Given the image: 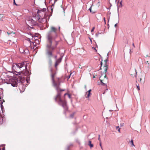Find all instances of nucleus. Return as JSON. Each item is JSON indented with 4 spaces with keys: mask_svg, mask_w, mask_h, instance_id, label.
<instances>
[{
    "mask_svg": "<svg viewBox=\"0 0 150 150\" xmlns=\"http://www.w3.org/2000/svg\"><path fill=\"white\" fill-rule=\"evenodd\" d=\"M55 38H47L45 48V54L48 59L53 57V52L58 45L59 41H56Z\"/></svg>",
    "mask_w": 150,
    "mask_h": 150,
    "instance_id": "nucleus-1",
    "label": "nucleus"
},
{
    "mask_svg": "<svg viewBox=\"0 0 150 150\" xmlns=\"http://www.w3.org/2000/svg\"><path fill=\"white\" fill-rule=\"evenodd\" d=\"M48 70L50 73V76L52 82L55 81V77L57 74V70L53 69L52 67V61L51 59H48Z\"/></svg>",
    "mask_w": 150,
    "mask_h": 150,
    "instance_id": "nucleus-2",
    "label": "nucleus"
},
{
    "mask_svg": "<svg viewBox=\"0 0 150 150\" xmlns=\"http://www.w3.org/2000/svg\"><path fill=\"white\" fill-rule=\"evenodd\" d=\"M57 92L56 95L54 96V99L55 102L58 103V105L67 102V101L65 100H63L62 98L61 95L62 92L64 91L65 89H59L56 90Z\"/></svg>",
    "mask_w": 150,
    "mask_h": 150,
    "instance_id": "nucleus-3",
    "label": "nucleus"
},
{
    "mask_svg": "<svg viewBox=\"0 0 150 150\" xmlns=\"http://www.w3.org/2000/svg\"><path fill=\"white\" fill-rule=\"evenodd\" d=\"M20 66H21V68L24 66H25V68L23 69V70H21V71L18 72L17 71H15L14 68V67H14V65H12V69L13 74H15L16 76L21 75L22 74H23V75H26L25 74H26L27 72H23V71L27 69L28 67V63L26 61H24L21 62V63H20Z\"/></svg>",
    "mask_w": 150,
    "mask_h": 150,
    "instance_id": "nucleus-4",
    "label": "nucleus"
},
{
    "mask_svg": "<svg viewBox=\"0 0 150 150\" xmlns=\"http://www.w3.org/2000/svg\"><path fill=\"white\" fill-rule=\"evenodd\" d=\"M58 37V29L54 27H51L50 30L48 33L47 38H56Z\"/></svg>",
    "mask_w": 150,
    "mask_h": 150,
    "instance_id": "nucleus-5",
    "label": "nucleus"
},
{
    "mask_svg": "<svg viewBox=\"0 0 150 150\" xmlns=\"http://www.w3.org/2000/svg\"><path fill=\"white\" fill-rule=\"evenodd\" d=\"M18 81L17 77L13 78L11 76V78L9 79V81L7 82L6 83L7 84H11L12 86L15 87L18 86Z\"/></svg>",
    "mask_w": 150,
    "mask_h": 150,
    "instance_id": "nucleus-6",
    "label": "nucleus"
},
{
    "mask_svg": "<svg viewBox=\"0 0 150 150\" xmlns=\"http://www.w3.org/2000/svg\"><path fill=\"white\" fill-rule=\"evenodd\" d=\"M39 15V18L38 21L39 22L41 23H43L47 22V18L48 17V19H49L50 16L47 15L46 16V14H45L43 18H42Z\"/></svg>",
    "mask_w": 150,
    "mask_h": 150,
    "instance_id": "nucleus-7",
    "label": "nucleus"
},
{
    "mask_svg": "<svg viewBox=\"0 0 150 150\" xmlns=\"http://www.w3.org/2000/svg\"><path fill=\"white\" fill-rule=\"evenodd\" d=\"M60 106H62L64 109V110L63 112L64 114L66 116V112L68 110V106L67 105V102H65L64 103L59 104Z\"/></svg>",
    "mask_w": 150,
    "mask_h": 150,
    "instance_id": "nucleus-8",
    "label": "nucleus"
},
{
    "mask_svg": "<svg viewBox=\"0 0 150 150\" xmlns=\"http://www.w3.org/2000/svg\"><path fill=\"white\" fill-rule=\"evenodd\" d=\"M61 81L56 82L55 81L52 82L53 86L55 88L56 90L61 89L60 88Z\"/></svg>",
    "mask_w": 150,
    "mask_h": 150,
    "instance_id": "nucleus-9",
    "label": "nucleus"
},
{
    "mask_svg": "<svg viewBox=\"0 0 150 150\" xmlns=\"http://www.w3.org/2000/svg\"><path fill=\"white\" fill-rule=\"evenodd\" d=\"M62 56H61L59 58L57 59L56 60L54 66L56 70L57 69V66L62 61Z\"/></svg>",
    "mask_w": 150,
    "mask_h": 150,
    "instance_id": "nucleus-10",
    "label": "nucleus"
},
{
    "mask_svg": "<svg viewBox=\"0 0 150 150\" xmlns=\"http://www.w3.org/2000/svg\"><path fill=\"white\" fill-rule=\"evenodd\" d=\"M104 79H105L104 80L100 79V83L101 84L104 86H107V84L106 83H104L103 81H104L105 83L108 82V79L106 76V74H105V75L104 76Z\"/></svg>",
    "mask_w": 150,
    "mask_h": 150,
    "instance_id": "nucleus-11",
    "label": "nucleus"
},
{
    "mask_svg": "<svg viewBox=\"0 0 150 150\" xmlns=\"http://www.w3.org/2000/svg\"><path fill=\"white\" fill-rule=\"evenodd\" d=\"M104 79H105L104 80L100 79V83L101 84L104 86H107V84L106 83H104L103 81H104L105 83L108 82V79L106 76V74H105V75L104 76Z\"/></svg>",
    "mask_w": 150,
    "mask_h": 150,
    "instance_id": "nucleus-12",
    "label": "nucleus"
},
{
    "mask_svg": "<svg viewBox=\"0 0 150 150\" xmlns=\"http://www.w3.org/2000/svg\"><path fill=\"white\" fill-rule=\"evenodd\" d=\"M40 40L38 39H36L35 38H32V40L33 41H35L34 42V43H35V44H34V46H36L37 45H39L40 44V39L41 38H39Z\"/></svg>",
    "mask_w": 150,
    "mask_h": 150,
    "instance_id": "nucleus-13",
    "label": "nucleus"
},
{
    "mask_svg": "<svg viewBox=\"0 0 150 150\" xmlns=\"http://www.w3.org/2000/svg\"><path fill=\"white\" fill-rule=\"evenodd\" d=\"M27 23L31 26L35 25L36 24L35 21L32 18H30L28 21Z\"/></svg>",
    "mask_w": 150,
    "mask_h": 150,
    "instance_id": "nucleus-14",
    "label": "nucleus"
},
{
    "mask_svg": "<svg viewBox=\"0 0 150 150\" xmlns=\"http://www.w3.org/2000/svg\"><path fill=\"white\" fill-rule=\"evenodd\" d=\"M30 34L31 35V36L33 38L36 37H39V38H41V37L40 36V35L38 33H35L34 35H33L32 34L30 33Z\"/></svg>",
    "mask_w": 150,
    "mask_h": 150,
    "instance_id": "nucleus-15",
    "label": "nucleus"
},
{
    "mask_svg": "<svg viewBox=\"0 0 150 150\" xmlns=\"http://www.w3.org/2000/svg\"><path fill=\"white\" fill-rule=\"evenodd\" d=\"M91 91L92 90L91 89H90L86 93V94H87V96L86 97V98H89V97L91 96L92 94V93H91Z\"/></svg>",
    "mask_w": 150,
    "mask_h": 150,
    "instance_id": "nucleus-16",
    "label": "nucleus"
},
{
    "mask_svg": "<svg viewBox=\"0 0 150 150\" xmlns=\"http://www.w3.org/2000/svg\"><path fill=\"white\" fill-rule=\"evenodd\" d=\"M31 73H30L28 71V70H27V72L26 73V74L25 76H26L27 74L28 75V78L27 79H26V80L27 81V82L28 83H29V81H30V80H29V78H30V74Z\"/></svg>",
    "mask_w": 150,
    "mask_h": 150,
    "instance_id": "nucleus-17",
    "label": "nucleus"
},
{
    "mask_svg": "<svg viewBox=\"0 0 150 150\" xmlns=\"http://www.w3.org/2000/svg\"><path fill=\"white\" fill-rule=\"evenodd\" d=\"M46 10V8H43L41 10H38L37 11V13L39 14L40 13H41L42 12H43V13L44 14V15L45 14V11Z\"/></svg>",
    "mask_w": 150,
    "mask_h": 150,
    "instance_id": "nucleus-18",
    "label": "nucleus"
},
{
    "mask_svg": "<svg viewBox=\"0 0 150 150\" xmlns=\"http://www.w3.org/2000/svg\"><path fill=\"white\" fill-rule=\"evenodd\" d=\"M108 67V65L107 63H105V64L103 68L104 69V72L105 74L106 72L107 71V70Z\"/></svg>",
    "mask_w": 150,
    "mask_h": 150,
    "instance_id": "nucleus-19",
    "label": "nucleus"
},
{
    "mask_svg": "<svg viewBox=\"0 0 150 150\" xmlns=\"http://www.w3.org/2000/svg\"><path fill=\"white\" fill-rule=\"evenodd\" d=\"M73 146V144H70L65 149V150H71L70 149V148Z\"/></svg>",
    "mask_w": 150,
    "mask_h": 150,
    "instance_id": "nucleus-20",
    "label": "nucleus"
},
{
    "mask_svg": "<svg viewBox=\"0 0 150 150\" xmlns=\"http://www.w3.org/2000/svg\"><path fill=\"white\" fill-rule=\"evenodd\" d=\"M88 145L91 148L93 147V144L91 143V141L90 140L88 141Z\"/></svg>",
    "mask_w": 150,
    "mask_h": 150,
    "instance_id": "nucleus-21",
    "label": "nucleus"
},
{
    "mask_svg": "<svg viewBox=\"0 0 150 150\" xmlns=\"http://www.w3.org/2000/svg\"><path fill=\"white\" fill-rule=\"evenodd\" d=\"M76 112H73L69 116L70 118H73L74 117V115L76 114Z\"/></svg>",
    "mask_w": 150,
    "mask_h": 150,
    "instance_id": "nucleus-22",
    "label": "nucleus"
},
{
    "mask_svg": "<svg viewBox=\"0 0 150 150\" xmlns=\"http://www.w3.org/2000/svg\"><path fill=\"white\" fill-rule=\"evenodd\" d=\"M100 56L101 58V61L100 62V69L99 70H101L102 69L101 67H102V66L103 65L102 61H103V59L102 57V56L100 55Z\"/></svg>",
    "mask_w": 150,
    "mask_h": 150,
    "instance_id": "nucleus-23",
    "label": "nucleus"
},
{
    "mask_svg": "<svg viewBox=\"0 0 150 150\" xmlns=\"http://www.w3.org/2000/svg\"><path fill=\"white\" fill-rule=\"evenodd\" d=\"M15 64H16V66L18 68H19L20 70H21V66H20V63H16Z\"/></svg>",
    "mask_w": 150,
    "mask_h": 150,
    "instance_id": "nucleus-24",
    "label": "nucleus"
},
{
    "mask_svg": "<svg viewBox=\"0 0 150 150\" xmlns=\"http://www.w3.org/2000/svg\"><path fill=\"white\" fill-rule=\"evenodd\" d=\"M27 38V39H25V40H28V41H29L30 42L31 45V43H32L33 44V45H34V42L31 41L30 40V38Z\"/></svg>",
    "mask_w": 150,
    "mask_h": 150,
    "instance_id": "nucleus-25",
    "label": "nucleus"
},
{
    "mask_svg": "<svg viewBox=\"0 0 150 150\" xmlns=\"http://www.w3.org/2000/svg\"><path fill=\"white\" fill-rule=\"evenodd\" d=\"M3 96L2 97V96L0 95V105H3V101H1V99L3 98Z\"/></svg>",
    "mask_w": 150,
    "mask_h": 150,
    "instance_id": "nucleus-26",
    "label": "nucleus"
},
{
    "mask_svg": "<svg viewBox=\"0 0 150 150\" xmlns=\"http://www.w3.org/2000/svg\"><path fill=\"white\" fill-rule=\"evenodd\" d=\"M130 142L131 143V145L132 146H135V145L134 144V141L132 139L130 141Z\"/></svg>",
    "mask_w": 150,
    "mask_h": 150,
    "instance_id": "nucleus-27",
    "label": "nucleus"
},
{
    "mask_svg": "<svg viewBox=\"0 0 150 150\" xmlns=\"http://www.w3.org/2000/svg\"><path fill=\"white\" fill-rule=\"evenodd\" d=\"M135 75L133 76L132 74H131V76H132V77H134V76H135V77H137V71L136 70V69H135Z\"/></svg>",
    "mask_w": 150,
    "mask_h": 150,
    "instance_id": "nucleus-28",
    "label": "nucleus"
},
{
    "mask_svg": "<svg viewBox=\"0 0 150 150\" xmlns=\"http://www.w3.org/2000/svg\"><path fill=\"white\" fill-rule=\"evenodd\" d=\"M145 75L144 74H142L141 76H140V78H145Z\"/></svg>",
    "mask_w": 150,
    "mask_h": 150,
    "instance_id": "nucleus-29",
    "label": "nucleus"
},
{
    "mask_svg": "<svg viewBox=\"0 0 150 150\" xmlns=\"http://www.w3.org/2000/svg\"><path fill=\"white\" fill-rule=\"evenodd\" d=\"M1 94L2 95V96H3V89H1V90H0V95H1Z\"/></svg>",
    "mask_w": 150,
    "mask_h": 150,
    "instance_id": "nucleus-30",
    "label": "nucleus"
},
{
    "mask_svg": "<svg viewBox=\"0 0 150 150\" xmlns=\"http://www.w3.org/2000/svg\"><path fill=\"white\" fill-rule=\"evenodd\" d=\"M136 85L137 87V90H138V91H139V90H140V87L139 86V84L137 85V84H136Z\"/></svg>",
    "mask_w": 150,
    "mask_h": 150,
    "instance_id": "nucleus-31",
    "label": "nucleus"
},
{
    "mask_svg": "<svg viewBox=\"0 0 150 150\" xmlns=\"http://www.w3.org/2000/svg\"><path fill=\"white\" fill-rule=\"evenodd\" d=\"M102 34V33H97L96 34V37H98V35L99 34Z\"/></svg>",
    "mask_w": 150,
    "mask_h": 150,
    "instance_id": "nucleus-32",
    "label": "nucleus"
},
{
    "mask_svg": "<svg viewBox=\"0 0 150 150\" xmlns=\"http://www.w3.org/2000/svg\"><path fill=\"white\" fill-rule=\"evenodd\" d=\"M118 131L119 132H120V128L119 126H117L116 127Z\"/></svg>",
    "mask_w": 150,
    "mask_h": 150,
    "instance_id": "nucleus-33",
    "label": "nucleus"
},
{
    "mask_svg": "<svg viewBox=\"0 0 150 150\" xmlns=\"http://www.w3.org/2000/svg\"><path fill=\"white\" fill-rule=\"evenodd\" d=\"M122 1L121 0L120 2V5H119V7H121L122 6Z\"/></svg>",
    "mask_w": 150,
    "mask_h": 150,
    "instance_id": "nucleus-34",
    "label": "nucleus"
},
{
    "mask_svg": "<svg viewBox=\"0 0 150 150\" xmlns=\"http://www.w3.org/2000/svg\"><path fill=\"white\" fill-rule=\"evenodd\" d=\"M57 80L56 81V82L61 81V79L59 78H57Z\"/></svg>",
    "mask_w": 150,
    "mask_h": 150,
    "instance_id": "nucleus-35",
    "label": "nucleus"
},
{
    "mask_svg": "<svg viewBox=\"0 0 150 150\" xmlns=\"http://www.w3.org/2000/svg\"><path fill=\"white\" fill-rule=\"evenodd\" d=\"M1 111H2V113H4V112H5V110H4V108H1Z\"/></svg>",
    "mask_w": 150,
    "mask_h": 150,
    "instance_id": "nucleus-36",
    "label": "nucleus"
},
{
    "mask_svg": "<svg viewBox=\"0 0 150 150\" xmlns=\"http://www.w3.org/2000/svg\"><path fill=\"white\" fill-rule=\"evenodd\" d=\"M108 58H107L105 60H104V61L105 62V63H107V62H108Z\"/></svg>",
    "mask_w": 150,
    "mask_h": 150,
    "instance_id": "nucleus-37",
    "label": "nucleus"
},
{
    "mask_svg": "<svg viewBox=\"0 0 150 150\" xmlns=\"http://www.w3.org/2000/svg\"><path fill=\"white\" fill-rule=\"evenodd\" d=\"M23 51H24V52H25V53L26 52H27V53H29V51L27 49L25 50H23Z\"/></svg>",
    "mask_w": 150,
    "mask_h": 150,
    "instance_id": "nucleus-38",
    "label": "nucleus"
},
{
    "mask_svg": "<svg viewBox=\"0 0 150 150\" xmlns=\"http://www.w3.org/2000/svg\"><path fill=\"white\" fill-rule=\"evenodd\" d=\"M67 95L68 96V97L69 98H71V95L70 94L68 93Z\"/></svg>",
    "mask_w": 150,
    "mask_h": 150,
    "instance_id": "nucleus-39",
    "label": "nucleus"
},
{
    "mask_svg": "<svg viewBox=\"0 0 150 150\" xmlns=\"http://www.w3.org/2000/svg\"><path fill=\"white\" fill-rule=\"evenodd\" d=\"M1 147H2L3 148V147H5V146H4L3 145H2L0 146V150H2V148H1Z\"/></svg>",
    "mask_w": 150,
    "mask_h": 150,
    "instance_id": "nucleus-40",
    "label": "nucleus"
},
{
    "mask_svg": "<svg viewBox=\"0 0 150 150\" xmlns=\"http://www.w3.org/2000/svg\"><path fill=\"white\" fill-rule=\"evenodd\" d=\"M95 27H93L92 28V30H91V32H92L94 30V29H95Z\"/></svg>",
    "mask_w": 150,
    "mask_h": 150,
    "instance_id": "nucleus-41",
    "label": "nucleus"
},
{
    "mask_svg": "<svg viewBox=\"0 0 150 150\" xmlns=\"http://www.w3.org/2000/svg\"><path fill=\"white\" fill-rule=\"evenodd\" d=\"M13 3L14 4H15L16 6L18 5V4L16 3L15 0H13Z\"/></svg>",
    "mask_w": 150,
    "mask_h": 150,
    "instance_id": "nucleus-42",
    "label": "nucleus"
},
{
    "mask_svg": "<svg viewBox=\"0 0 150 150\" xmlns=\"http://www.w3.org/2000/svg\"><path fill=\"white\" fill-rule=\"evenodd\" d=\"M53 56H54V58L55 59H56V60L57 59V55H54H54H53Z\"/></svg>",
    "mask_w": 150,
    "mask_h": 150,
    "instance_id": "nucleus-43",
    "label": "nucleus"
},
{
    "mask_svg": "<svg viewBox=\"0 0 150 150\" xmlns=\"http://www.w3.org/2000/svg\"><path fill=\"white\" fill-rule=\"evenodd\" d=\"M76 142H77L79 144H80V142H79V141L77 139L76 140Z\"/></svg>",
    "mask_w": 150,
    "mask_h": 150,
    "instance_id": "nucleus-44",
    "label": "nucleus"
},
{
    "mask_svg": "<svg viewBox=\"0 0 150 150\" xmlns=\"http://www.w3.org/2000/svg\"><path fill=\"white\" fill-rule=\"evenodd\" d=\"M68 94V93H65L64 94V97H65V96L66 95H67Z\"/></svg>",
    "mask_w": 150,
    "mask_h": 150,
    "instance_id": "nucleus-45",
    "label": "nucleus"
},
{
    "mask_svg": "<svg viewBox=\"0 0 150 150\" xmlns=\"http://www.w3.org/2000/svg\"><path fill=\"white\" fill-rule=\"evenodd\" d=\"M91 7H90V8H89V10L90 11V12L91 13Z\"/></svg>",
    "mask_w": 150,
    "mask_h": 150,
    "instance_id": "nucleus-46",
    "label": "nucleus"
},
{
    "mask_svg": "<svg viewBox=\"0 0 150 150\" xmlns=\"http://www.w3.org/2000/svg\"><path fill=\"white\" fill-rule=\"evenodd\" d=\"M65 40L67 41V42L68 44L71 45V44H72V43H71V42L68 43L66 40Z\"/></svg>",
    "mask_w": 150,
    "mask_h": 150,
    "instance_id": "nucleus-47",
    "label": "nucleus"
},
{
    "mask_svg": "<svg viewBox=\"0 0 150 150\" xmlns=\"http://www.w3.org/2000/svg\"><path fill=\"white\" fill-rule=\"evenodd\" d=\"M98 140L100 142H101V140H100V137H98Z\"/></svg>",
    "mask_w": 150,
    "mask_h": 150,
    "instance_id": "nucleus-48",
    "label": "nucleus"
},
{
    "mask_svg": "<svg viewBox=\"0 0 150 150\" xmlns=\"http://www.w3.org/2000/svg\"><path fill=\"white\" fill-rule=\"evenodd\" d=\"M99 145H100V147H101V146H102V144H101V142H100Z\"/></svg>",
    "mask_w": 150,
    "mask_h": 150,
    "instance_id": "nucleus-49",
    "label": "nucleus"
},
{
    "mask_svg": "<svg viewBox=\"0 0 150 150\" xmlns=\"http://www.w3.org/2000/svg\"><path fill=\"white\" fill-rule=\"evenodd\" d=\"M59 29L58 30V33H59V32L60 31V27H59Z\"/></svg>",
    "mask_w": 150,
    "mask_h": 150,
    "instance_id": "nucleus-50",
    "label": "nucleus"
},
{
    "mask_svg": "<svg viewBox=\"0 0 150 150\" xmlns=\"http://www.w3.org/2000/svg\"><path fill=\"white\" fill-rule=\"evenodd\" d=\"M2 150H5V147H3L2 148Z\"/></svg>",
    "mask_w": 150,
    "mask_h": 150,
    "instance_id": "nucleus-51",
    "label": "nucleus"
},
{
    "mask_svg": "<svg viewBox=\"0 0 150 150\" xmlns=\"http://www.w3.org/2000/svg\"><path fill=\"white\" fill-rule=\"evenodd\" d=\"M109 52H108V53L107 54V55L106 56V57H107V58H108V57H109Z\"/></svg>",
    "mask_w": 150,
    "mask_h": 150,
    "instance_id": "nucleus-52",
    "label": "nucleus"
},
{
    "mask_svg": "<svg viewBox=\"0 0 150 150\" xmlns=\"http://www.w3.org/2000/svg\"><path fill=\"white\" fill-rule=\"evenodd\" d=\"M103 20H104V21L105 23L106 24V21L105 20V18L104 17V18H103Z\"/></svg>",
    "mask_w": 150,
    "mask_h": 150,
    "instance_id": "nucleus-53",
    "label": "nucleus"
},
{
    "mask_svg": "<svg viewBox=\"0 0 150 150\" xmlns=\"http://www.w3.org/2000/svg\"><path fill=\"white\" fill-rule=\"evenodd\" d=\"M0 107H1V108H4L3 105H0Z\"/></svg>",
    "mask_w": 150,
    "mask_h": 150,
    "instance_id": "nucleus-54",
    "label": "nucleus"
},
{
    "mask_svg": "<svg viewBox=\"0 0 150 150\" xmlns=\"http://www.w3.org/2000/svg\"><path fill=\"white\" fill-rule=\"evenodd\" d=\"M93 38H89V39L92 42V39H93Z\"/></svg>",
    "mask_w": 150,
    "mask_h": 150,
    "instance_id": "nucleus-55",
    "label": "nucleus"
},
{
    "mask_svg": "<svg viewBox=\"0 0 150 150\" xmlns=\"http://www.w3.org/2000/svg\"><path fill=\"white\" fill-rule=\"evenodd\" d=\"M117 23H116L115 25V28H116L117 27Z\"/></svg>",
    "mask_w": 150,
    "mask_h": 150,
    "instance_id": "nucleus-56",
    "label": "nucleus"
},
{
    "mask_svg": "<svg viewBox=\"0 0 150 150\" xmlns=\"http://www.w3.org/2000/svg\"><path fill=\"white\" fill-rule=\"evenodd\" d=\"M69 38V39H70V38L71 39H72L73 41H74V39H75V38Z\"/></svg>",
    "mask_w": 150,
    "mask_h": 150,
    "instance_id": "nucleus-57",
    "label": "nucleus"
},
{
    "mask_svg": "<svg viewBox=\"0 0 150 150\" xmlns=\"http://www.w3.org/2000/svg\"><path fill=\"white\" fill-rule=\"evenodd\" d=\"M93 48H94V50L96 51V52H97V50L96 49V48H94L93 47Z\"/></svg>",
    "mask_w": 150,
    "mask_h": 150,
    "instance_id": "nucleus-58",
    "label": "nucleus"
},
{
    "mask_svg": "<svg viewBox=\"0 0 150 150\" xmlns=\"http://www.w3.org/2000/svg\"><path fill=\"white\" fill-rule=\"evenodd\" d=\"M132 52V51H131V49H130V51H129V53L130 54H131V53Z\"/></svg>",
    "mask_w": 150,
    "mask_h": 150,
    "instance_id": "nucleus-59",
    "label": "nucleus"
},
{
    "mask_svg": "<svg viewBox=\"0 0 150 150\" xmlns=\"http://www.w3.org/2000/svg\"><path fill=\"white\" fill-rule=\"evenodd\" d=\"M84 88H85L86 89V85H85L84 86Z\"/></svg>",
    "mask_w": 150,
    "mask_h": 150,
    "instance_id": "nucleus-60",
    "label": "nucleus"
},
{
    "mask_svg": "<svg viewBox=\"0 0 150 150\" xmlns=\"http://www.w3.org/2000/svg\"><path fill=\"white\" fill-rule=\"evenodd\" d=\"M1 101H3V103L5 102V100L4 99H3L2 100H1Z\"/></svg>",
    "mask_w": 150,
    "mask_h": 150,
    "instance_id": "nucleus-61",
    "label": "nucleus"
},
{
    "mask_svg": "<svg viewBox=\"0 0 150 150\" xmlns=\"http://www.w3.org/2000/svg\"><path fill=\"white\" fill-rule=\"evenodd\" d=\"M132 45L134 47H135V46H134V43H133V44H132Z\"/></svg>",
    "mask_w": 150,
    "mask_h": 150,
    "instance_id": "nucleus-62",
    "label": "nucleus"
},
{
    "mask_svg": "<svg viewBox=\"0 0 150 150\" xmlns=\"http://www.w3.org/2000/svg\"><path fill=\"white\" fill-rule=\"evenodd\" d=\"M142 79V78H140V82H141Z\"/></svg>",
    "mask_w": 150,
    "mask_h": 150,
    "instance_id": "nucleus-63",
    "label": "nucleus"
},
{
    "mask_svg": "<svg viewBox=\"0 0 150 150\" xmlns=\"http://www.w3.org/2000/svg\"><path fill=\"white\" fill-rule=\"evenodd\" d=\"M71 74H70V75L69 76V77H68L69 79L70 77Z\"/></svg>",
    "mask_w": 150,
    "mask_h": 150,
    "instance_id": "nucleus-64",
    "label": "nucleus"
}]
</instances>
